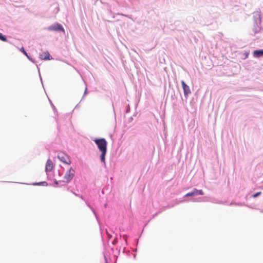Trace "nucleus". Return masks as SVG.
Listing matches in <instances>:
<instances>
[{"instance_id": "6e6552de", "label": "nucleus", "mask_w": 263, "mask_h": 263, "mask_svg": "<svg viewBox=\"0 0 263 263\" xmlns=\"http://www.w3.org/2000/svg\"><path fill=\"white\" fill-rule=\"evenodd\" d=\"M253 56L256 58H259L263 56V49L254 50L253 53Z\"/></svg>"}, {"instance_id": "4468645a", "label": "nucleus", "mask_w": 263, "mask_h": 263, "mask_svg": "<svg viewBox=\"0 0 263 263\" xmlns=\"http://www.w3.org/2000/svg\"><path fill=\"white\" fill-rule=\"evenodd\" d=\"M21 50L24 53V54H25L28 58V56L27 55V52L25 51V50H24V48H22V49H21Z\"/></svg>"}, {"instance_id": "9d476101", "label": "nucleus", "mask_w": 263, "mask_h": 263, "mask_svg": "<svg viewBox=\"0 0 263 263\" xmlns=\"http://www.w3.org/2000/svg\"><path fill=\"white\" fill-rule=\"evenodd\" d=\"M33 185H47V183L45 181H43V182H41L39 183H33Z\"/></svg>"}, {"instance_id": "7ed1b4c3", "label": "nucleus", "mask_w": 263, "mask_h": 263, "mask_svg": "<svg viewBox=\"0 0 263 263\" xmlns=\"http://www.w3.org/2000/svg\"><path fill=\"white\" fill-rule=\"evenodd\" d=\"M58 159L62 162L64 163L70 164L71 163V161L69 158V157L63 152H60L58 155Z\"/></svg>"}, {"instance_id": "ddd939ff", "label": "nucleus", "mask_w": 263, "mask_h": 263, "mask_svg": "<svg viewBox=\"0 0 263 263\" xmlns=\"http://www.w3.org/2000/svg\"><path fill=\"white\" fill-rule=\"evenodd\" d=\"M260 195H261V192H257V193H255V194H253V195H252V197H253V198H256V197H258V196H259Z\"/></svg>"}, {"instance_id": "423d86ee", "label": "nucleus", "mask_w": 263, "mask_h": 263, "mask_svg": "<svg viewBox=\"0 0 263 263\" xmlns=\"http://www.w3.org/2000/svg\"><path fill=\"white\" fill-rule=\"evenodd\" d=\"M53 167V164L52 161L50 159H48L47 161L46 164V172H50Z\"/></svg>"}, {"instance_id": "f257e3e1", "label": "nucleus", "mask_w": 263, "mask_h": 263, "mask_svg": "<svg viewBox=\"0 0 263 263\" xmlns=\"http://www.w3.org/2000/svg\"><path fill=\"white\" fill-rule=\"evenodd\" d=\"M94 141L97 145L99 151L101 152V155L100 156L101 161L104 163H105V155L107 152V141L104 138L96 139Z\"/></svg>"}, {"instance_id": "20e7f679", "label": "nucleus", "mask_w": 263, "mask_h": 263, "mask_svg": "<svg viewBox=\"0 0 263 263\" xmlns=\"http://www.w3.org/2000/svg\"><path fill=\"white\" fill-rule=\"evenodd\" d=\"M48 30L49 31H62L63 32H64V29L63 27L61 24L59 23H55L52 25H51L48 28Z\"/></svg>"}, {"instance_id": "f03ea898", "label": "nucleus", "mask_w": 263, "mask_h": 263, "mask_svg": "<svg viewBox=\"0 0 263 263\" xmlns=\"http://www.w3.org/2000/svg\"><path fill=\"white\" fill-rule=\"evenodd\" d=\"M74 170L70 168L68 171H67L64 177V182H70L73 177L74 176Z\"/></svg>"}, {"instance_id": "0eeeda50", "label": "nucleus", "mask_w": 263, "mask_h": 263, "mask_svg": "<svg viewBox=\"0 0 263 263\" xmlns=\"http://www.w3.org/2000/svg\"><path fill=\"white\" fill-rule=\"evenodd\" d=\"M50 55L49 53L48 52H43L42 54H40V58L42 60H50Z\"/></svg>"}, {"instance_id": "f8f14e48", "label": "nucleus", "mask_w": 263, "mask_h": 263, "mask_svg": "<svg viewBox=\"0 0 263 263\" xmlns=\"http://www.w3.org/2000/svg\"><path fill=\"white\" fill-rule=\"evenodd\" d=\"M196 195H203V192L201 190H197L196 189Z\"/></svg>"}, {"instance_id": "1a4fd4ad", "label": "nucleus", "mask_w": 263, "mask_h": 263, "mask_svg": "<svg viewBox=\"0 0 263 263\" xmlns=\"http://www.w3.org/2000/svg\"><path fill=\"white\" fill-rule=\"evenodd\" d=\"M195 195H197L196 192V189H194L191 192L187 193L185 195V197L193 196H195Z\"/></svg>"}, {"instance_id": "9b49d317", "label": "nucleus", "mask_w": 263, "mask_h": 263, "mask_svg": "<svg viewBox=\"0 0 263 263\" xmlns=\"http://www.w3.org/2000/svg\"><path fill=\"white\" fill-rule=\"evenodd\" d=\"M0 40L4 42H6L7 41L6 37L5 36H4L2 33H0Z\"/></svg>"}, {"instance_id": "39448f33", "label": "nucleus", "mask_w": 263, "mask_h": 263, "mask_svg": "<svg viewBox=\"0 0 263 263\" xmlns=\"http://www.w3.org/2000/svg\"><path fill=\"white\" fill-rule=\"evenodd\" d=\"M181 84L183 89L184 95L185 97H187L189 94L191 93L190 89L183 81H181Z\"/></svg>"}]
</instances>
